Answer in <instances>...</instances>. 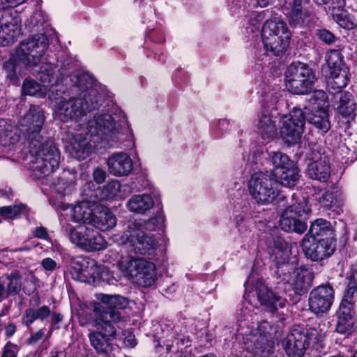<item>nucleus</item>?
<instances>
[{
    "label": "nucleus",
    "instance_id": "obj_1",
    "mask_svg": "<svg viewBox=\"0 0 357 357\" xmlns=\"http://www.w3.org/2000/svg\"><path fill=\"white\" fill-rule=\"evenodd\" d=\"M86 130L84 134L68 131L62 137L66 151L78 160L86 158L92 146L99 140L105 141L112 146L125 142H128L127 147L134 146L133 135L126 116L117 107L111 113L95 115L88 121Z\"/></svg>",
    "mask_w": 357,
    "mask_h": 357
},
{
    "label": "nucleus",
    "instance_id": "obj_2",
    "mask_svg": "<svg viewBox=\"0 0 357 357\" xmlns=\"http://www.w3.org/2000/svg\"><path fill=\"white\" fill-rule=\"evenodd\" d=\"M43 109L31 105L28 112L20 120V132L27 142L33 157L30 169L34 176H44L58 167L60 152L54 142L41 135L45 123Z\"/></svg>",
    "mask_w": 357,
    "mask_h": 357
},
{
    "label": "nucleus",
    "instance_id": "obj_3",
    "mask_svg": "<svg viewBox=\"0 0 357 357\" xmlns=\"http://www.w3.org/2000/svg\"><path fill=\"white\" fill-rule=\"evenodd\" d=\"M49 47L47 37L43 34H36L23 40L16 48L15 55L3 64V70L7 79L12 84H19V75H22V64L26 69L33 71V74L42 83L52 82L58 68L50 62H43L44 56Z\"/></svg>",
    "mask_w": 357,
    "mask_h": 357
},
{
    "label": "nucleus",
    "instance_id": "obj_4",
    "mask_svg": "<svg viewBox=\"0 0 357 357\" xmlns=\"http://www.w3.org/2000/svg\"><path fill=\"white\" fill-rule=\"evenodd\" d=\"M99 301L93 307L94 327L89 333L91 346L102 357H111L113 352L112 341L116 337L118 324L122 321V310L128 300L119 295L100 294Z\"/></svg>",
    "mask_w": 357,
    "mask_h": 357
},
{
    "label": "nucleus",
    "instance_id": "obj_5",
    "mask_svg": "<svg viewBox=\"0 0 357 357\" xmlns=\"http://www.w3.org/2000/svg\"><path fill=\"white\" fill-rule=\"evenodd\" d=\"M253 294L257 298L262 310L269 314L272 320L271 322L262 321L259 324V331L264 337H255L252 340L255 343L252 349L255 356L267 357L273 352L272 343H269L268 339H278L282 335L284 321L287 319V314L283 310L286 307L287 301L261 280L256 282Z\"/></svg>",
    "mask_w": 357,
    "mask_h": 357
},
{
    "label": "nucleus",
    "instance_id": "obj_6",
    "mask_svg": "<svg viewBox=\"0 0 357 357\" xmlns=\"http://www.w3.org/2000/svg\"><path fill=\"white\" fill-rule=\"evenodd\" d=\"M165 216L158 212L155 217L147 220H135L128 222L121 236V243L128 252L135 254L146 255L150 253L157 246V241L153 235L144 231H154L163 227Z\"/></svg>",
    "mask_w": 357,
    "mask_h": 357
},
{
    "label": "nucleus",
    "instance_id": "obj_7",
    "mask_svg": "<svg viewBox=\"0 0 357 357\" xmlns=\"http://www.w3.org/2000/svg\"><path fill=\"white\" fill-rule=\"evenodd\" d=\"M274 277L277 283L289 284L296 294L301 296L312 286L314 273L307 266L295 268L293 264L284 261L277 262Z\"/></svg>",
    "mask_w": 357,
    "mask_h": 357
},
{
    "label": "nucleus",
    "instance_id": "obj_8",
    "mask_svg": "<svg viewBox=\"0 0 357 357\" xmlns=\"http://www.w3.org/2000/svg\"><path fill=\"white\" fill-rule=\"evenodd\" d=\"M290 39L291 33L283 21L268 20L264 24L261 40L267 52L273 55H280L289 47Z\"/></svg>",
    "mask_w": 357,
    "mask_h": 357
},
{
    "label": "nucleus",
    "instance_id": "obj_9",
    "mask_svg": "<svg viewBox=\"0 0 357 357\" xmlns=\"http://www.w3.org/2000/svg\"><path fill=\"white\" fill-rule=\"evenodd\" d=\"M101 103L97 100L85 99L73 95L68 99L57 102L54 112V118L62 122L79 121L88 112L99 109Z\"/></svg>",
    "mask_w": 357,
    "mask_h": 357
},
{
    "label": "nucleus",
    "instance_id": "obj_10",
    "mask_svg": "<svg viewBox=\"0 0 357 357\" xmlns=\"http://www.w3.org/2000/svg\"><path fill=\"white\" fill-rule=\"evenodd\" d=\"M286 86L294 94L311 93L317 77L314 71L307 64L300 61L293 62L285 75Z\"/></svg>",
    "mask_w": 357,
    "mask_h": 357
},
{
    "label": "nucleus",
    "instance_id": "obj_11",
    "mask_svg": "<svg viewBox=\"0 0 357 357\" xmlns=\"http://www.w3.org/2000/svg\"><path fill=\"white\" fill-rule=\"evenodd\" d=\"M326 61L329 68L327 78V89L331 93L341 92L350 81L349 67L344 61L342 54L337 50H331L326 54Z\"/></svg>",
    "mask_w": 357,
    "mask_h": 357
},
{
    "label": "nucleus",
    "instance_id": "obj_12",
    "mask_svg": "<svg viewBox=\"0 0 357 357\" xmlns=\"http://www.w3.org/2000/svg\"><path fill=\"white\" fill-rule=\"evenodd\" d=\"M319 333L314 328L308 329L294 326L282 341V348L289 357H303L310 342L318 340Z\"/></svg>",
    "mask_w": 357,
    "mask_h": 357
},
{
    "label": "nucleus",
    "instance_id": "obj_13",
    "mask_svg": "<svg viewBox=\"0 0 357 357\" xmlns=\"http://www.w3.org/2000/svg\"><path fill=\"white\" fill-rule=\"evenodd\" d=\"M310 212V208L307 206V201L303 197L296 199L295 202L291 203L287 211L282 213L279 226L286 232L303 234L307 229V224L294 215L305 218Z\"/></svg>",
    "mask_w": 357,
    "mask_h": 357
},
{
    "label": "nucleus",
    "instance_id": "obj_14",
    "mask_svg": "<svg viewBox=\"0 0 357 357\" xmlns=\"http://www.w3.org/2000/svg\"><path fill=\"white\" fill-rule=\"evenodd\" d=\"M249 191L252 197L262 204L271 203L278 195L277 183L273 176L267 172H257L252 176Z\"/></svg>",
    "mask_w": 357,
    "mask_h": 357
},
{
    "label": "nucleus",
    "instance_id": "obj_15",
    "mask_svg": "<svg viewBox=\"0 0 357 357\" xmlns=\"http://www.w3.org/2000/svg\"><path fill=\"white\" fill-rule=\"evenodd\" d=\"M302 250L306 258L315 262H321L330 257L336 248L335 240L311 238L308 234L304 236L301 243Z\"/></svg>",
    "mask_w": 357,
    "mask_h": 357
},
{
    "label": "nucleus",
    "instance_id": "obj_16",
    "mask_svg": "<svg viewBox=\"0 0 357 357\" xmlns=\"http://www.w3.org/2000/svg\"><path fill=\"white\" fill-rule=\"evenodd\" d=\"M334 289L329 283L314 288L308 298L310 310L315 315L322 317L330 310L334 301Z\"/></svg>",
    "mask_w": 357,
    "mask_h": 357
},
{
    "label": "nucleus",
    "instance_id": "obj_17",
    "mask_svg": "<svg viewBox=\"0 0 357 357\" xmlns=\"http://www.w3.org/2000/svg\"><path fill=\"white\" fill-rule=\"evenodd\" d=\"M305 116L303 110L294 107L289 113V117L284 120L280 128V135L289 144L297 143L304 132Z\"/></svg>",
    "mask_w": 357,
    "mask_h": 357
},
{
    "label": "nucleus",
    "instance_id": "obj_18",
    "mask_svg": "<svg viewBox=\"0 0 357 357\" xmlns=\"http://www.w3.org/2000/svg\"><path fill=\"white\" fill-rule=\"evenodd\" d=\"M309 154L311 160L307 167V176L314 180L326 182L331 175V166L328 156L317 144L312 145Z\"/></svg>",
    "mask_w": 357,
    "mask_h": 357
},
{
    "label": "nucleus",
    "instance_id": "obj_19",
    "mask_svg": "<svg viewBox=\"0 0 357 357\" xmlns=\"http://www.w3.org/2000/svg\"><path fill=\"white\" fill-rule=\"evenodd\" d=\"M71 242L86 251L101 250L107 246L106 241L98 231L85 226L78 227L77 231L73 234Z\"/></svg>",
    "mask_w": 357,
    "mask_h": 357
},
{
    "label": "nucleus",
    "instance_id": "obj_20",
    "mask_svg": "<svg viewBox=\"0 0 357 357\" xmlns=\"http://www.w3.org/2000/svg\"><path fill=\"white\" fill-rule=\"evenodd\" d=\"M59 163L60 162H59L58 167L54 168L50 174L41 177L34 176L33 172L31 169V176L36 180L44 179L45 183L47 185H49L50 188L55 191V192L61 196H64L69 193L74 186L75 183V175L74 174H71L69 170H63L61 174L59 176L54 177V174L59 168Z\"/></svg>",
    "mask_w": 357,
    "mask_h": 357
},
{
    "label": "nucleus",
    "instance_id": "obj_21",
    "mask_svg": "<svg viewBox=\"0 0 357 357\" xmlns=\"http://www.w3.org/2000/svg\"><path fill=\"white\" fill-rule=\"evenodd\" d=\"M73 278L85 283H90L98 275L96 261L88 257H77L70 261Z\"/></svg>",
    "mask_w": 357,
    "mask_h": 357
},
{
    "label": "nucleus",
    "instance_id": "obj_22",
    "mask_svg": "<svg viewBox=\"0 0 357 357\" xmlns=\"http://www.w3.org/2000/svg\"><path fill=\"white\" fill-rule=\"evenodd\" d=\"M354 301L342 299L335 313L336 324L335 331L349 337L355 331L356 319L351 313Z\"/></svg>",
    "mask_w": 357,
    "mask_h": 357
},
{
    "label": "nucleus",
    "instance_id": "obj_23",
    "mask_svg": "<svg viewBox=\"0 0 357 357\" xmlns=\"http://www.w3.org/2000/svg\"><path fill=\"white\" fill-rule=\"evenodd\" d=\"M305 122L312 126L317 132L324 135L331 128L329 111L328 108L317 106L312 109L304 107Z\"/></svg>",
    "mask_w": 357,
    "mask_h": 357
},
{
    "label": "nucleus",
    "instance_id": "obj_24",
    "mask_svg": "<svg viewBox=\"0 0 357 357\" xmlns=\"http://www.w3.org/2000/svg\"><path fill=\"white\" fill-rule=\"evenodd\" d=\"M22 289V276L18 270L0 276V302L18 295Z\"/></svg>",
    "mask_w": 357,
    "mask_h": 357
},
{
    "label": "nucleus",
    "instance_id": "obj_25",
    "mask_svg": "<svg viewBox=\"0 0 357 357\" xmlns=\"http://www.w3.org/2000/svg\"><path fill=\"white\" fill-rule=\"evenodd\" d=\"M108 170L116 176H128L133 169L132 160L124 152L112 154L107 160Z\"/></svg>",
    "mask_w": 357,
    "mask_h": 357
},
{
    "label": "nucleus",
    "instance_id": "obj_26",
    "mask_svg": "<svg viewBox=\"0 0 357 357\" xmlns=\"http://www.w3.org/2000/svg\"><path fill=\"white\" fill-rule=\"evenodd\" d=\"M75 79V83L71 86L73 93H79L81 97L91 102L96 100L100 103L101 97L98 96L96 89L93 87V79L89 75H79Z\"/></svg>",
    "mask_w": 357,
    "mask_h": 357
},
{
    "label": "nucleus",
    "instance_id": "obj_27",
    "mask_svg": "<svg viewBox=\"0 0 357 357\" xmlns=\"http://www.w3.org/2000/svg\"><path fill=\"white\" fill-rule=\"evenodd\" d=\"M116 223V217L108 208L97 206L94 209L90 225L105 231L113 228Z\"/></svg>",
    "mask_w": 357,
    "mask_h": 357
},
{
    "label": "nucleus",
    "instance_id": "obj_28",
    "mask_svg": "<svg viewBox=\"0 0 357 357\" xmlns=\"http://www.w3.org/2000/svg\"><path fill=\"white\" fill-rule=\"evenodd\" d=\"M356 109L357 102L354 96L349 91L340 92L336 108L337 114L343 118L354 119Z\"/></svg>",
    "mask_w": 357,
    "mask_h": 357
},
{
    "label": "nucleus",
    "instance_id": "obj_29",
    "mask_svg": "<svg viewBox=\"0 0 357 357\" xmlns=\"http://www.w3.org/2000/svg\"><path fill=\"white\" fill-rule=\"evenodd\" d=\"M26 29L31 31L38 32L36 34L45 35L48 38V31H51L50 24L47 22V17L41 10L35 11L31 17L26 20ZM49 40V39H47Z\"/></svg>",
    "mask_w": 357,
    "mask_h": 357
},
{
    "label": "nucleus",
    "instance_id": "obj_30",
    "mask_svg": "<svg viewBox=\"0 0 357 357\" xmlns=\"http://www.w3.org/2000/svg\"><path fill=\"white\" fill-rule=\"evenodd\" d=\"M307 234L311 238L317 240L326 238L335 240L331 222L322 218L317 219L311 224Z\"/></svg>",
    "mask_w": 357,
    "mask_h": 357
},
{
    "label": "nucleus",
    "instance_id": "obj_31",
    "mask_svg": "<svg viewBox=\"0 0 357 357\" xmlns=\"http://www.w3.org/2000/svg\"><path fill=\"white\" fill-rule=\"evenodd\" d=\"M259 133L264 139H271L277 133L276 122L270 116L268 110H263L257 124Z\"/></svg>",
    "mask_w": 357,
    "mask_h": 357
},
{
    "label": "nucleus",
    "instance_id": "obj_32",
    "mask_svg": "<svg viewBox=\"0 0 357 357\" xmlns=\"http://www.w3.org/2000/svg\"><path fill=\"white\" fill-rule=\"evenodd\" d=\"M276 183H280L286 187H293L296 185L300 178L299 169L296 165L291 167L285 170L276 169V174L272 175Z\"/></svg>",
    "mask_w": 357,
    "mask_h": 357
},
{
    "label": "nucleus",
    "instance_id": "obj_33",
    "mask_svg": "<svg viewBox=\"0 0 357 357\" xmlns=\"http://www.w3.org/2000/svg\"><path fill=\"white\" fill-rule=\"evenodd\" d=\"M152 197L147 194L135 195L128 201V208L135 213H144L153 206Z\"/></svg>",
    "mask_w": 357,
    "mask_h": 357
},
{
    "label": "nucleus",
    "instance_id": "obj_34",
    "mask_svg": "<svg viewBox=\"0 0 357 357\" xmlns=\"http://www.w3.org/2000/svg\"><path fill=\"white\" fill-rule=\"evenodd\" d=\"M50 314L51 310L47 305H43L38 308L29 307L24 310L21 321L24 326L28 327L37 319L44 321Z\"/></svg>",
    "mask_w": 357,
    "mask_h": 357
},
{
    "label": "nucleus",
    "instance_id": "obj_35",
    "mask_svg": "<svg viewBox=\"0 0 357 357\" xmlns=\"http://www.w3.org/2000/svg\"><path fill=\"white\" fill-rule=\"evenodd\" d=\"M343 193L338 187L328 189L319 198V202L325 207L328 208L339 207L343 204Z\"/></svg>",
    "mask_w": 357,
    "mask_h": 357
},
{
    "label": "nucleus",
    "instance_id": "obj_36",
    "mask_svg": "<svg viewBox=\"0 0 357 357\" xmlns=\"http://www.w3.org/2000/svg\"><path fill=\"white\" fill-rule=\"evenodd\" d=\"M18 25L17 22H5L0 26V45L8 46L13 44L18 34Z\"/></svg>",
    "mask_w": 357,
    "mask_h": 357
},
{
    "label": "nucleus",
    "instance_id": "obj_37",
    "mask_svg": "<svg viewBox=\"0 0 357 357\" xmlns=\"http://www.w3.org/2000/svg\"><path fill=\"white\" fill-rule=\"evenodd\" d=\"M93 211L89 207L88 203L82 202L73 207L71 219L75 222L90 225Z\"/></svg>",
    "mask_w": 357,
    "mask_h": 357
},
{
    "label": "nucleus",
    "instance_id": "obj_38",
    "mask_svg": "<svg viewBox=\"0 0 357 357\" xmlns=\"http://www.w3.org/2000/svg\"><path fill=\"white\" fill-rule=\"evenodd\" d=\"M143 258L130 257L121 261L120 266L128 276L135 279L139 273V269L143 268L147 262Z\"/></svg>",
    "mask_w": 357,
    "mask_h": 357
},
{
    "label": "nucleus",
    "instance_id": "obj_39",
    "mask_svg": "<svg viewBox=\"0 0 357 357\" xmlns=\"http://www.w3.org/2000/svg\"><path fill=\"white\" fill-rule=\"evenodd\" d=\"M144 268L146 269L145 273L139 272L135 280L139 285L150 287L155 284L156 280L155 266L153 263L148 261Z\"/></svg>",
    "mask_w": 357,
    "mask_h": 357
},
{
    "label": "nucleus",
    "instance_id": "obj_40",
    "mask_svg": "<svg viewBox=\"0 0 357 357\" xmlns=\"http://www.w3.org/2000/svg\"><path fill=\"white\" fill-rule=\"evenodd\" d=\"M269 155L271 158L273 166L271 175L275 174L276 169H283V170H285L296 165L294 162L291 160L287 154L282 152L273 151Z\"/></svg>",
    "mask_w": 357,
    "mask_h": 357
},
{
    "label": "nucleus",
    "instance_id": "obj_41",
    "mask_svg": "<svg viewBox=\"0 0 357 357\" xmlns=\"http://www.w3.org/2000/svg\"><path fill=\"white\" fill-rule=\"evenodd\" d=\"M347 285L342 299L354 301L355 300L354 290L357 289V269L352 266L346 273Z\"/></svg>",
    "mask_w": 357,
    "mask_h": 357
},
{
    "label": "nucleus",
    "instance_id": "obj_42",
    "mask_svg": "<svg viewBox=\"0 0 357 357\" xmlns=\"http://www.w3.org/2000/svg\"><path fill=\"white\" fill-rule=\"evenodd\" d=\"M73 95L75 93H73L71 86L68 89L63 83H57V79L56 84L51 86L48 94L50 99L56 101V103L62 100L68 99Z\"/></svg>",
    "mask_w": 357,
    "mask_h": 357
},
{
    "label": "nucleus",
    "instance_id": "obj_43",
    "mask_svg": "<svg viewBox=\"0 0 357 357\" xmlns=\"http://www.w3.org/2000/svg\"><path fill=\"white\" fill-rule=\"evenodd\" d=\"M272 246L275 250V259H278L277 255L279 252H281V257L282 258V261H278V262L281 263L284 261H288V257L290 252V245L289 244L284 241L280 236H275L273 238ZM277 262H275V266L277 267Z\"/></svg>",
    "mask_w": 357,
    "mask_h": 357
},
{
    "label": "nucleus",
    "instance_id": "obj_44",
    "mask_svg": "<svg viewBox=\"0 0 357 357\" xmlns=\"http://www.w3.org/2000/svg\"><path fill=\"white\" fill-rule=\"evenodd\" d=\"M22 91L26 95L37 97H43L45 92L43 91L42 86L37 82L31 80H25L22 85Z\"/></svg>",
    "mask_w": 357,
    "mask_h": 357
},
{
    "label": "nucleus",
    "instance_id": "obj_45",
    "mask_svg": "<svg viewBox=\"0 0 357 357\" xmlns=\"http://www.w3.org/2000/svg\"><path fill=\"white\" fill-rule=\"evenodd\" d=\"M314 35L321 42L327 45H332L337 40V37L325 28L316 29Z\"/></svg>",
    "mask_w": 357,
    "mask_h": 357
},
{
    "label": "nucleus",
    "instance_id": "obj_46",
    "mask_svg": "<svg viewBox=\"0 0 357 357\" xmlns=\"http://www.w3.org/2000/svg\"><path fill=\"white\" fill-rule=\"evenodd\" d=\"M25 206L22 204L13 206H2L0 207V215L5 218L14 219L21 214Z\"/></svg>",
    "mask_w": 357,
    "mask_h": 357
},
{
    "label": "nucleus",
    "instance_id": "obj_47",
    "mask_svg": "<svg viewBox=\"0 0 357 357\" xmlns=\"http://www.w3.org/2000/svg\"><path fill=\"white\" fill-rule=\"evenodd\" d=\"M228 6L233 15L241 14L245 11L247 3L245 0H229Z\"/></svg>",
    "mask_w": 357,
    "mask_h": 357
},
{
    "label": "nucleus",
    "instance_id": "obj_48",
    "mask_svg": "<svg viewBox=\"0 0 357 357\" xmlns=\"http://www.w3.org/2000/svg\"><path fill=\"white\" fill-rule=\"evenodd\" d=\"M337 22L344 29L352 30L356 28V24L351 17L347 15L337 14Z\"/></svg>",
    "mask_w": 357,
    "mask_h": 357
},
{
    "label": "nucleus",
    "instance_id": "obj_49",
    "mask_svg": "<svg viewBox=\"0 0 357 357\" xmlns=\"http://www.w3.org/2000/svg\"><path fill=\"white\" fill-rule=\"evenodd\" d=\"M235 227L237 228L240 235H244L249 231L248 222L242 215H238L234 218Z\"/></svg>",
    "mask_w": 357,
    "mask_h": 357
},
{
    "label": "nucleus",
    "instance_id": "obj_50",
    "mask_svg": "<svg viewBox=\"0 0 357 357\" xmlns=\"http://www.w3.org/2000/svg\"><path fill=\"white\" fill-rule=\"evenodd\" d=\"M18 351L19 349L16 344L8 342L2 349L1 357H17Z\"/></svg>",
    "mask_w": 357,
    "mask_h": 357
},
{
    "label": "nucleus",
    "instance_id": "obj_51",
    "mask_svg": "<svg viewBox=\"0 0 357 357\" xmlns=\"http://www.w3.org/2000/svg\"><path fill=\"white\" fill-rule=\"evenodd\" d=\"M60 224L61 226L62 232L63 234L68 235L69 236L70 239L71 240L73 234H74L75 231H77L78 227L75 228L66 218H61Z\"/></svg>",
    "mask_w": 357,
    "mask_h": 357
},
{
    "label": "nucleus",
    "instance_id": "obj_52",
    "mask_svg": "<svg viewBox=\"0 0 357 357\" xmlns=\"http://www.w3.org/2000/svg\"><path fill=\"white\" fill-rule=\"evenodd\" d=\"M121 183L117 181H112L109 183H108L103 188H98V189H107V190H114V191H117L119 189H121ZM83 189H97L92 183H86L85 185H84Z\"/></svg>",
    "mask_w": 357,
    "mask_h": 357
},
{
    "label": "nucleus",
    "instance_id": "obj_53",
    "mask_svg": "<svg viewBox=\"0 0 357 357\" xmlns=\"http://www.w3.org/2000/svg\"><path fill=\"white\" fill-rule=\"evenodd\" d=\"M328 6V8L333 11L334 14L335 11L337 10L342 11L345 6V1L344 0H328L326 4Z\"/></svg>",
    "mask_w": 357,
    "mask_h": 357
},
{
    "label": "nucleus",
    "instance_id": "obj_54",
    "mask_svg": "<svg viewBox=\"0 0 357 357\" xmlns=\"http://www.w3.org/2000/svg\"><path fill=\"white\" fill-rule=\"evenodd\" d=\"M106 172L100 167L96 168L93 172V178L96 183L100 184L105 182L106 179Z\"/></svg>",
    "mask_w": 357,
    "mask_h": 357
},
{
    "label": "nucleus",
    "instance_id": "obj_55",
    "mask_svg": "<svg viewBox=\"0 0 357 357\" xmlns=\"http://www.w3.org/2000/svg\"><path fill=\"white\" fill-rule=\"evenodd\" d=\"M278 207L281 208L282 211V213L286 212L288 209V207L291 205L287 200V197L282 192H280L278 191V195L276 197Z\"/></svg>",
    "mask_w": 357,
    "mask_h": 357
},
{
    "label": "nucleus",
    "instance_id": "obj_56",
    "mask_svg": "<svg viewBox=\"0 0 357 357\" xmlns=\"http://www.w3.org/2000/svg\"><path fill=\"white\" fill-rule=\"evenodd\" d=\"M45 335V330L40 329L36 333H33L26 340L29 344H34L40 340Z\"/></svg>",
    "mask_w": 357,
    "mask_h": 357
},
{
    "label": "nucleus",
    "instance_id": "obj_57",
    "mask_svg": "<svg viewBox=\"0 0 357 357\" xmlns=\"http://www.w3.org/2000/svg\"><path fill=\"white\" fill-rule=\"evenodd\" d=\"M42 266L47 271H52L56 266V263L51 258H45L41 262Z\"/></svg>",
    "mask_w": 357,
    "mask_h": 357
},
{
    "label": "nucleus",
    "instance_id": "obj_58",
    "mask_svg": "<svg viewBox=\"0 0 357 357\" xmlns=\"http://www.w3.org/2000/svg\"><path fill=\"white\" fill-rule=\"evenodd\" d=\"M33 236L41 239H47L48 234L46 228L43 227H38L33 231Z\"/></svg>",
    "mask_w": 357,
    "mask_h": 357
},
{
    "label": "nucleus",
    "instance_id": "obj_59",
    "mask_svg": "<svg viewBox=\"0 0 357 357\" xmlns=\"http://www.w3.org/2000/svg\"><path fill=\"white\" fill-rule=\"evenodd\" d=\"M313 92L312 99L314 100L324 101L327 98L326 93L323 90H314L312 91Z\"/></svg>",
    "mask_w": 357,
    "mask_h": 357
},
{
    "label": "nucleus",
    "instance_id": "obj_60",
    "mask_svg": "<svg viewBox=\"0 0 357 357\" xmlns=\"http://www.w3.org/2000/svg\"><path fill=\"white\" fill-rule=\"evenodd\" d=\"M16 331V326L13 323H10L5 327V335L8 337H12Z\"/></svg>",
    "mask_w": 357,
    "mask_h": 357
},
{
    "label": "nucleus",
    "instance_id": "obj_61",
    "mask_svg": "<svg viewBox=\"0 0 357 357\" xmlns=\"http://www.w3.org/2000/svg\"><path fill=\"white\" fill-rule=\"evenodd\" d=\"M290 23H294V24L298 25L301 23V12L298 10H296L292 13L291 16V20L290 21Z\"/></svg>",
    "mask_w": 357,
    "mask_h": 357
},
{
    "label": "nucleus",
    "instance_id": "obj_62",
    "mask_svg": "<svg viewBox=\"0 0 357 357\" xmlns=\"http://www.w3.org/2000/svg\"><path fill=\"white\" fill-rule=\"evenodd\" d=\"M50 315H52V324L54 325L59 324L63 318V315L60 313L53 312Z\"/></svg>",
    "mask_w": 357,
    "mask_h": 357
},
{
    "label": "nucleus",
    "instance_id": "obj_63",
    "mask_svg": "<svg viewBox=\"0 0 357 357\" xmlns=\"http://www.w3.org/2000/svg\"><path fill=\"white\" fill-rule=\"evenodd\" d=\"M26 0H1L2 3H6L8 6H16L24 3Z\"/></svg>",
    "mask_w": 357,
    "mask_h": 357
},
{
    "label": "nucleus",
    "instance_id": "obj_64",
    "mask_svg": "<svg viewBox=\"0 0 357 357\" xmlns=\"http://www.w3.org/2000/svg\"><path fill=\"white\" fill-rule=\"evenodd\" d=\"M57 70L59 72V75L62 77L61 78V82H65L66 84H67L68 77H67L66 78L63 77V76L67 75V71H66V68H60L57 69Z\"/></svg>",
    "mask_w": 357,
    "mask_h": 357
}]
</instances>
